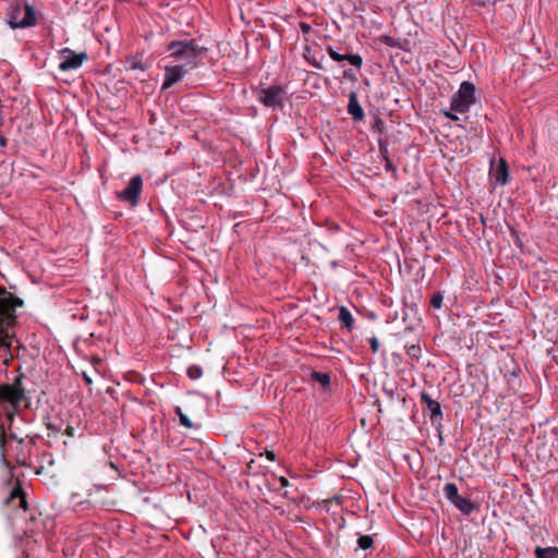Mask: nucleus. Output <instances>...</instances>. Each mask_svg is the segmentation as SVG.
<instances>
[{"instance_id": "3", "label": "nucleus", "mask_w": 558, "mask_h": 558, "mask_svg": "<svg viewBox=\"0 0 558 558\" xmlns=\"http://www.w3.org/2000/svg\"><path fill=\"white\" fill-rule=\"evenodd\" d=\"M7 20L12 28H26L37 22L34 8L27 2L17 0L10 4Z\"/></svg>"}, {"instance_id": "14", "label": "nucleus", "mask_w": 558, "mask_h": 558, "mask_svg": "<svg viewBox=\"0 0 558 558\" xmlns=\"http://www.w3.org/2000/svg\"><path fill=\"white\" fill-rule=\"evenodd\" d=\"M348 112L355 121H361L364 119V111L357 100L355 93H351L349 95Z\"/></svg>"}, {"instance_id": "15", "label": "nucleus", "mask_w": 558, "mask_h": 558, "mask_svg": "<svg viewBox=\"0 0 558 558\" xmlns=\"http://www.w3.org/2000/svg\"><path fill=\"white\" fill-rule=\"evenodd\" d=\"M534 555L536 558H558V547L549 546V547H541L537 546L534 549Z\"/></svg>"}, {"instance_id": "12", "label": "nucleus", "mask_w": 558, "mask_h": 558, "mask_svg": "<svg viewBox=\"0 0 558 558\" xmlns=\"http://www.w3.org/2000/svg\"><path fill=\"white\" fill-rule=\"evenodd\" d=\"M328 56L336 62L348 61L351 65L360 69L363 64V59L360 54H341L337 52L331 46L326 48Z\"/></svg>"}, {"instance_id": "13", "label": "nucleus", "mask_w": 558, "mask_h": 558, "mask_svg": "<svg viewBox=\"0 0 558 558\" xmlns=\"http://www.w3.org/2000/svg\"><path fill=\"white\" fill-rule=\"evenodd\" d=\"M421 402L427 408L430 412L432 422L440 421L442 418V412L440 403L434 400L428 393H421Z\"/></svg>"}, {"instance_id": "18", "label": "nucleus", "mask_w": 558, "mask_h": 558, "mask_svg": "<svg viewBox=\"0 0 558 558\" xmlns=\"http://www.w3.org/2000/svg\"><path fill=\"white\" fill-rule=\"evenodd\" d=\"M312 378L323 387H328L330 385V376L327 373L314 372L312 374Z\"/></svg>"}, {"instance_id": "19", "label": "nucleus", "mask_w": 558, "mask_h": 558, "mask_svg": "<svg viewBox=\"0 0 558 558\" xmlns=\"http://www.w3.org/2000/svg\"><path fill=\"white\" fill-rule=\"evenodd\" d=\"M175 413L179 416L180 425L184 426L185 428L194 427V424L191 422V420L187 417V415L182 412L180 407L175 408Z\"/></svg>"}, {"instance_id": "23", "label": "nucleus", "mask_w": 558, "mask_h": 558, "mask_svg": "<svg viewBox=\"0 0 558 558\" xmlns=\"http://www.w3.org/2000/svg\"><path fill=\"white\" fill-rule=\"evenodd\" d=\"M442 113L446 118H448L452 121L459 120V117L457 116L458 112L452 111L451 108L449 110H444Z\"/></svg>"}, {"instance_id": "7", "label": "nucleus", "mask_w": 558, "mask_h": 558, "mask_svg": "<svg viewBox=\"0 0 558 558\" xmlns=\"http://www.w3.org/2000/svg\"><path fill=\"white\" fill-rule=\"evenodd\" d=\"M86 52L76 53L70 48H63L59 51V70L62 72L76 70L82 66L83 62L87 60Z\"/></svg>"}, {"instance_id": "8", "label": "nucleus", "mask_w": 558, "mask_h": 558, "mask_svg": "<svg viewBox=\"0 0 558 558\" xmlns=\"http://www.w3.org/2000/svg\"><path fill=\"white\" fill-rule=\"evenodd\" d=\"M283 89L278 85H270L258 92V100L266 107L283 108Z\"/></svg>"}, {"instance_id": "17", "label": "nucleus", "mask_w": 558, "mask_h": 558, "mask_svg": "<svg viewBox=\"0 0 558 558\" xmlns=\"http://www.w3.org/2000/svg\"><path fill=\"white\" fill-rule=\"evenodd\" d=\"M14 499L19 500V507H21L23 509H26V500H25V498L23 496V492L21 490V488L12 489V492L10 494V497L7 498L5 502L9 504V502H11Z\"/></svg>"}, {"instance_id": "28", "label": "nucleus", "mask_w": 558, "mask_h": 558, "mask_svg": "<svg viewBox=\"0 0 558 558\" xmlns=\"http://www.w3.org/2000/svg\"><path fill=\"white\" fill-rule=\"evenodd\" d=\"M0 146L5 147L7 146V140L5 137L0 133Z\"/></svg>"}, {"instance_id": "27", "label": "nucleus", "mask_w": 558, "mask_h": 558, "mask_svg": "<svg viewBox=\"0 0 558 558\" xmlns=\"http://www.w3.org/2000/svg\"><path fill=\"white\" fill-rule=\"evenodd\" d=\"M279 482H280V485H281L282 487H286V486H288V485H289V482H288V480H287L286 477H280V478H279Z\"/></svg>"}, {"instance_id": "32", "label": "nucleus", "mask_w": 558, "mask_h": 558, "mask_svg": "<svg viewBox=\"0 0 558 558\" xmlns=\"http://www.w3.org/2000/svg\"><path fill=\"white\" fill-rule=\"evenodd\" d=\"M386 44H388V45H390V46H392V45H393V44H391V39H390L389 37H387V39H386Z\"/></svg>"}, {"instance_id": "21", "label": "nucleus", "mask_w": 558, "mask_h": 558, "mask_svg": "<svg viewBox=\"0 0 558 558\" xmlns=\"http://www.w3.org/2000/svg\"><path fill=\"white\" fill-rule=\"evenodd\" d=\"M203 375V371H202V367L201 366H197V365H191L189 368H187V376L195 380V379H198L201 378Z\"/></svg>"}, {"instance_id": "33", "label": "nucleus", "mask_w": 558, "mask_h": 558, "mask_svg": "<svg viewBox=\"0 0 558 558\" xmlns=\"http://www.w3.org/2000/svg\"><path fill=\"white\" fill-rule=\"evenodd\" d=\"M85 380H86V381H88V383H90V378H89V377H87V376H85Z\"/></svg>"}, {"instance_id": "25", "label": "nucleus", "mask_w": 558, "mask_h": 558, "mask_svg": "<svg viewBox=\"0 0 558 558\" xmlns=\"http://www.w3.org/2000/svg\"><path fill=\"white\" fill-rule=\"evenodd\" d=\"M369 344H371V349L374 353L378 352L379 350V341L376 337H373L371 340H369Z\"/></svg>"}, {"instance_id": "20", "label": "nucleus", "mask_w": 558, "mask_h": 558, "mask_svg": "<svg viewBox=\"0 0 558 558\" xmlns=\"http://www.w3.org/2000/svg\"><path fill=\"white\" fill-rule=\"evenodd\" d=\"M374 541L369 535H361L357 538V545L361 549H368L373 546Z\"/></svg>"}, {"instance_id": "10", "label": "nucleus", "mask_w": 558, "mask_h": 558, "mask_svg": "<svg viewBox=\"0 0 558 558\" xmlns=\"http://www.w3.org/2000/svg\"><path fill=\"white\" fill-rule=\"evenodd\" d=\"M489 181L493 185H506L509 181V168L504 158L490 161Z\"/></svg>"}, {"instance_id": "11", "label": "nucleus", "mask_w": 558, "mask_h": 558, "mask_svg": "<svg viewBox=\"0 0 558 558\" xmlns=\"http://www.w3.org/2000/svg\"><path fill=\"white\" fill-rule=\"evenodd\" d=\"M142 185V178L140 175L133 177L128 186L119 194V197L123 201L136 204L141 195Z\"/></svg>"}, {"instance_id": "2", "label": "nucleus", "mask_w": 558, "mask_h": 558, "mask_svg": "<svg viewBox=\"0 0 558 558\" xmlns=\"http://www.w3.org/2000/svg\"><path fill=\"white\" fill-rule=\"evenodd\" d=\"M167 50L169 51V58L190 70H194L198 65L206 52V48L189 39L173 40L169 43Z\"/></svg>"}, {"instance_id": "22", "label": "nucleus", "mask_w": 558, "mask_h": 558, "mask_svg": "<svg viewBox=\"0 0 558 558\" xmlns=\"http://www.w3.org/2000/svg\"><path fill=\"white\" fill-rule=\"evenodd\" d=\"M442 300H444V296L441 293H435L432 299H430V305L438 310L441 307V304H442Z\"/></svg>"}, {"instance_id": "1", "label": "nucleus", "mask_w": 558, "mask_h": 558, "mask_svg": "<svg viewBox=\"0 0 558 558\" xmlns=\"http://www.w3.org/2000/svg\"><path fill=\"white\" fill-rule=\"evenodd\" d=\"M22 301L4 289H0V360L8 365L13 359L11 345L14 341L15 310Z\"/></svg>"}, {"instance_id": "29", "label": "nucleus", "mask_w": 558, "mask_h": 558, "mask_svg": "<svg viewBox=\"0 0 558 558\" xmlns=\"http://www.w3.org/2000/svg\"><path fill=\"white\" fill-rule=\"evenodd\" d=\"M266 456H267V459H269L270 461L275 460V453L272 451H267Z\"/></svg>"}, {"instance_id": "26", "label": "nucleus", "mask_w": 558, "mask_h": 558, "mask_svg": "<svg viewBox=\"0 0 558 558\" xmlns=\"http://www.w3.org/2000/svg\"><path fill=\"white\" fill-rule=\"evenodd\" d=\"M130 69L145 71L146 66L141 61H133Z\"/></svg>"}, {"instance_id": "6", "label": "nucleus", "mask_w": 558, "mask_h": 558, "mask_svg": "<svg viewBox=\"0 0 558 558\" xmlns=\"http://www.w3.org/2000/svg\"><path fill=\"white\" fill-rule=\"evenodd\" d=\"M444 494L446 498L463 514L469 515L475 510V505L470 498L459 494L458 486L454 483H447L444 486Z\"/></svg>"}, {"instance_id": "16", "label": "nucleus", "mask_w": 558, "mask_h": 558, "mask_svg": "<svg viewBox=\"0 0 558 558\" xmlns=\"http://www.w3.org/2000/svg\"><path fill=\"white\" fill-rule=\"evenodd\" d=\"M339 320L340 323L348 329V330H351L352 327H353V323H354V318L352 316V314L350 313V311L344 307V306H341L340 310H339Z\"/></svg>"}, {"instance_id": "4", "label": "nucleus", "mask_w": 558, "mask_h": 558, "mask_svg": "<svg viewBox=\"0 0 558 558\" xmlns=\"http://www.w3.org/2000/svg\"><path fill=\"white\" fill-rule=\"evenodd\" d=\"M475 102V86L470 82H462L458 92L451 98V110L465 113Z\"/></svg>"}, {"instance_id": "5", "label": "nucleus", "mask_w": 558, "mask_h": 558, "mask_svg": "<svg viewBox=\"0 0 558 558\" xmlns=\"http://www.w3.org/2000/svg\"><path fill=\"white\" fill-rule=\"evenodd\" d=\"M24 399V388L20 379L12 384L0 385V403H7L15 411Z\"/></svg>"}, {"instance_id": "30", "label": "nucleus", "mask_w": 558, "mask_h": 558, "mask_svg": "<svg viewBox=\"0 0 558 558\" xmlns=\"http://www.w3.org/2000/svg\"><path fill=\"white\" fill-rule=\"evenodd\" d=\"M301 28H302L303 32H307V31L311 29V27L307 24H302Z\"/></svg>"}, {"instance_id": "24", "label": "nucleus", "mask_w": 558, "mask_h": 558, "mask_svg": "<svg viewBox=\"0 0 558 558\" xmlns=\"http://www.w3.org/2000/svg\"><path fill=\"white\" fill-rule=\"evenodd\" d=\"M408 353L413 357H417L418 354L421 353V348L418 345L413 344L408 349Z\"/></svg>"}, {"instance_id": "31", "label": "nucleus", "mask_w": 558, "mask_h": 558, "mask_svg": "<svg viewBox=\"0 0 558 558\" xmlns=\"http://www.w3.org/2000/svg\"><path fill=\"white\" fill-rule=\"evenodd\" d=\"M386 44H388V45H390V46H392V45H393V44H391V39H390L389 37H387V39H386Z\"/></svg>"}, {"instance_id": "9", "label": "nucleus", "mask_w": 558, "mask_h": 558, "mask_svg": "<svg viewBox=\"0 0 558 558\" xmlns=\"http://www.w3.org/2000/svg\"><path fill=\"white\" fill-rule=\"evenodd\" d=\"M190 71V69H186L184 65L180 63L166 65L161 89L166 90L172 87L173 85L178 84L185 77V75Z\"/></svg>"}]
</instances>
